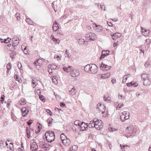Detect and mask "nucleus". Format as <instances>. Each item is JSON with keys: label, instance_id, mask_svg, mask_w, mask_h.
<instances>
[{"label": "nucleus", "instance_id": "nucleus-10", "mask_svg": "<svg viewBox=\"0 0 151 151\" xmlns=\"http://www.w3.org/2000/svg\"><path fill=\"white\" fill-rule=\"evenodd\" d=\"M90 34L89 40L91 41H94L96 40L97 39V36L94 33L92 32H89Z\"/></svg>", "mask_w": 151, "mask_h": 151}, {"label": "nucleus", "instance_id": "nucleus-47", "mask_svg": "<svg viewBox=\"0 0 151 151\" xmlns=\"http://www.w3.org/2000/svg\"><path fill=\"white\" fill-rule=\"evenodd\" d=\"M17 66L19 69L22 70L21 69L22 65L21 63H20L19 62L18 63Z\"/></svg>", "mask_w": 151, "mask_h": 151}, {"label": "nucleus", "instance_id": "nucleus-21", "mask_svg": "<svg viewBox=\"0 0 151 151\" xmlns=\"http://www.w3.org/2000/svg\"><path fill=\"white\" fill-rule=\"evenodd\" d=\"M74 125L76 126H78V128L79 127V126H80L81 124L80 122L78 120H76L74 122Z\"/></svg>", "mask_w": 151, "mask_h": 151}, {"label": "nucleus", "instance_id": "nucleus-50", "mask_svg": "<svg viewBox=\"0 0 151 151\" xmlns=\"http://www.w3.org/2000/svg\"><path fill=\"white\" fill-rule=\"evenodd\" d=\"M19 42H14L12 44V47H16L18 45L17 43Z\"/></svg>", "mask_w": 151, "mask_h": 151}, {"label": "nucleus", "instance_id": "nucleus-11", "mask_svg": "<svg viewBox=\"0 0 151 151\" xmlns=\"http://www.w3.org/2000/svg\"><path fill=\"white\" fill-rule=\"evenodd\" d=\"M110 75L111 74L110 73H107L105 74H103V75H101L100 76V75L98 77H99L100 78H101L106 79L109 77L110 76Z\"/></svg>", "mask_w": 151, "mask_h": 151}, {"label": "nucleus", "instance_id": "nucleus-42", "mask_svg": "<svg viewBox=\"0 0 151 151\" xmlns=\"http://www.w3.org/2000/svg\"><path fill=\"white\" fill-rule=\"evenodd\" d=\"M32 146L33 147V148H36V146L37 147H38L37 145V143L36 142H33L32 143Z\"/></svg>", "mask_w": 151, "mask_h": 151}, {"label": "nucleus", "instance_id": "nucleus-49", "mask_svg": "<svg viewBox=\"0 0 151 151\" xmlns=\"http://www.w3.org/2000/svg\"><path fill=\"white\" fill-rule=\"evenodd\" d=\"M15 17L17 18V19L18 20H19L20 19V15L19 14H17L16 13L15 14Z\"/></svg>", "mask_w": 151, "mask_h": 151}, {"label": "nucleus", "instance_id": "nucleus-39", "mask_svg": "<svg viewBox=\"0 0 151 151\" xmlns=\"http://www.w3.org/2000/svg\"><path fill=\"white\" fill-rule=\"evenodd\" d=\"M66 146H68L70 144L71 142L70 140L69 139H68L67 137L66 138Z\"/></svg>", "mask_w": 151, "mask_h": 151}, {"label": "nucleus", "instance_id": "nucleus-60", "mask_svg": "<svg viewBox=\"0 0 151 151\" xmlns=\"http://www.w3.org/2000/svg\"><path fill=\"white\" fill-rule=\"evenodd\" d=\"M109 26L111 27L113 26L112 24L110 22H107Z\"/></svg>", "mask_w": 151, "mask_h": 151}, {"label": "nucleus", "instance_id": "nucleus-18", "mask_svg": "<svg viewBox=\"0 0 151 151\" xmlns=\"http://www.w3.org/2000/svg\"><path fill=\"white\" fill-rule=\"evenodd\" d=\"M54 25H56V26L57 25V28L55 30H54V32H56L59 29V24L57 22L55 21L54 22Z\"/></svg>", "mask_w": 151, "mask_h": 151}, {"label": "nucleus", "instance_id": "nucleus-55", "mask_svg": "<svg viewBox=\"0 0 151 151\" xmlns=\"http://www.w3.org/2000/svg\"><path fill=\"white\" fill-rule=\"evenodd\" d=\"M19 78V76L18 75H15L14 76V78L15 79L16 81Z\"/></svg>", "mask_w": 151, "mask_h": 151}, {"label": "nucleus", "instance_id": "nucleus-20", "mask_svg": "<svg viewBox=\"0 0 151 151\" xmlns=\"http://www.w3.org/2000/svg\"><path fill=\"white\" fill-rule=\"evenodd\" d=\"M135 129H131V131L129 133V134H130V135L131 136H134L136 132Z\"/></svg>", "mask_w": 151, "mask_h": 151}, {"label": "nucleus", "instance_id": "nucleus-63", "mask_svg": "<svg viewBox=\"0 0 151 151\" xmlns=\"http://www.w3.org/2000/svg\"><path fill=\"white\" fill-rule=\"evenodd\" d=\"M52 39L53 41L55 42H56V41H57L58 40V39H57L54 38V37H53L52 38Z\"/></svg>", "mask_w": 151, "mask_h": 151}, {"label": "nucleus", "instance_id": "nucleus-40", "mask_svg": "<svg viewBox=\"0 0 151 151\" xmlns=\"http://www.w3.org/2000/svg\"><path fill=\"white\" fill-rule=\"evenodd\" d=\"M46 111L47 112L48 114L50 116H52V113L49 109H47L46 110Z\"/></svg>", "mask_w": 151, "mask_h": 151}, {"label": "nucleus", "instance_id": "nucleus-43", "mask_svg": "<svg viewBox=\"0 0 151 151\" xmlns=\"http://www.w3.org/2000/svg\"><path fill=\"white\" fill-rule=\"evenodd\" d=\"M16 53L15 52H13V53H12L10 55V57L12 58V59H13L14 57L13 56L16 55Z\"/></svg>", "mask_w": 151, "mask_h": 151}, {"label": "nucleus", "instance_id": "nucleus-7", "mask_svg": "<svg viewBox=\"0 0 151 151\" xmlns=\"http://www.w3.org/2000/svg\"><path fill=\"white\" fill-rule=\"evenodd\" d=\"M98 67L95 64H92L90 71L91 73L95 74L97 73L98 71Z\"/></svg>", "mask_w": 151, "mask_h": 151}, {"label": "nucleus", "instance_id": "nucleus-24", "mask_svg": "<svg viewBox=\"0 0 151 151\" xmlns=\"http://www.w3.org/2000/svg\"><path fill=\"white\" fill-rule=\"evenodd\" d=\"M52 79L53 82L55 83H57L58 78L56 76H54Z\"/></svg>", "mask_w": 151, "mask_h": 151}, {"label": "nucleus", "instance_id": "nucleus-62", "mask_svg": "<svg viewBox=\"0 0 151 151\" xmlns=\"http://www.w3.org/2000/svg\"><path fill=\"white\" fill-rule=\"evenodd\" d=\"M110 99V97H106L105 96H104V99L105 101H107V99Z\"/></svg>", "mask_w": 151, "mask_h": 151}, {"label": "nucleus", "instance_id": "nucleus-5", "mask_svg": "<svg viewBox=\"0 0 151 151\" xmlns=\"http://www.w3.org/2000/svg\"><path fill=\"white\" fill-rule=\"evenodd\" d=\"M80 75L79 71L78 70L74 69L70 73V75L72 77H77Z\"/></svg>", "mask_w": 151, "mask_h": 151}, {"label": "nucleus", "instance_id": "nucleus-27", "mask_svg": "<svg viewBox=\"0 0 151 151\" xmlns=\"http://www.w3.org/2000/svg\"><path fill=\"white\" fill-rule=\"evenodd\" d=\"M12 64L10 63H8L6 66V68L7 70H9L12 68Z\"/></svg>", "mask_w": 151, "mask_h": 151}, {"label": "nucleus", "instance_id": "nucleus-30", "mask_svg": "<svg viewBox=\"0 0 151 151\" xmlns=\"http://www.w3.org/2000/svg\"><path fill=\"white\" fill-rule=\"evenodd\" d=\"M65 57H68V58H70L71 56V55H69V52L68 50H66L65 51Z\"/></svg>", "mask_w": 151, "mask_h": 151}, {"label": "nucleus", "instance_id": "nucleus-46", "mask_svg": "<svg viewBox=\"0 0 151 151\" xmlns=\"http://www.w3.org/2000/svg\"><path fill=\"white\" fill-rule=\"evenodd\" d=\"M60 106L61 107H65L66 105L64 103L62 102L60 103Z\"/></svg>", "mask_w": 151, "mask_h": 151}, {"label": "nucleus", "instance_id": "nucleus-31", "mask_svg": "<svg viewBox=\"0 0 151 151\" xmlns=\"http://www.w3.org/2000/svg\"><path fill=\"white\" fill-rule=\"evenodd\" d=\"M121 36V35L119 33H114V37H116V38H119Z\"/></svg>", "mask_w": 151, "mask_h": 151}, {"label": "nucleus", "instance_id": "nucleus-12", "mask_svg": "<svg viewBox=\"0 0 151 151\" xmlns=\"http://www.w3.org/2000/svg\"><path fill=\"white\" fill-rule=\"evenodd\" d=\"M91 65L92 64H90L86 65L84 67V70L87 73H89L90 71Z\"/></svg>", "mask_w": 151, "mask_h": 151}, {"label": "nucleus", "instance_id": "nucleus-44", "mask_svg": "<svg viewBox=\"0 0 151 151\" xmlns=\"http://www.w3.org/2000/svg\"><path fill=\"white\" fill-rule=\"evenodd\" d=\"M33 120H30L28 121L27 122V124L29 126H30L32 124L33 122Z\"/></svg>", "mask_w": 151, "mask_h": 151}, {"label": "nucleus", "instance_id": "nucleus-57", "mask_svg": "<svg viewBox=\"0 0 151 151\" xmlns=\"http://www.w3.org/2000/svg\"><path fill=\"white\" fill-rule=\"evenodd\" d=\"M33 65H36V68L37 69H39L40 68V66H39L38 65H37L35 61L33 63Z\"/></svg>", "mask_w": 151, "mask_h": 151}, {"label": "nucleus", "instance_id": "nucleus-36", "mask_svg": "<svg viewBox=\"0 0 151 151\" xmlns=\"http://www.w3.org/2000/svg\"><path fill=\"white\" fill-rule=\"evenodd\" d=\"M99 104V107H97L96 108V109L98 111H101L102 109L101 108L102 107V105L101 104Z\"/></svg>", "mask_w": 151, "mask_h": 151}, {"label": "nucleus", "instance_id": "nucleus-32", "mask_svg": "<svg viewBox=\"0 0 151 151\" xmlns=\"http://www.w3.org/2000/svg\"><path fill=\"white\" fill-rule=\"evenodd\" d=\"M45 146H44V149L45 150H47V149H49V145L48 143H45Z\"/></svg>", "mask_w": 151, "mask_h": 151}, {"label": "nucleus", "instance_id": "nucleus-52", "mask_svg": "<svg viewBox=\"0 0 151 151\" xmlns=\"http://www.w3.org/2000/svg\"><path fill=\"white\" fill-rule=\"evenodd\" d=\"M120 118L121 120L123 122H124L125 121L124 118V114H123L120 117Z\"/></svg>", "mask_w": 151, "mask_h": 151}, {"label": "nucleus", "instance_id": "nucleus-26", "mask_svg": "<svg viewBox=\"0 0 151 151\" xmlns=\"http://www.w3.org/2000/svg\"><path fill=\"white\" fill-rule=\"evenodd\" d=\"M39 98L43 102L45 101L46 99L44 98V96L42 95H40L39 96Z\"/></svg>", "mask_w": 151, "mask_h": 151}, {"label": "nucleus", "instance_id": "nucleus-41", "mask_svg": "<svg viewBox=\"0 0 151 151\" xmlns=\"http://www.w3.org/2000/svg\"><path fill=\"white\" fill-rule=\"evenodd\" d=\"M26 132L27 134H30V130L29 129H28V127H26Z\"/></svg>", "mask_w": 151, "mask_h": 151}, {"label": "nucleus", "instance_id": "nucleus-16", "mask_svg": "<svg viewBox=\"0 0 151 151\" xmlns=\"http://www.w3.org/2000/svg\"><path fill=\"white\" fill-rule=\"evenodd\" d=\"M102 123V121L101 120H99L98 119L97 120L95 121L94 122L95 125H103Z\"/></svg>", "mask_w": 151, "mask_h": 151}, {"label": "nucleus", "instance_id": "nucleus-34", "mask_svg": "<svg viewBox=\"0 0 151 151\" xmlns=\"http://www.w3.org/2000/svg\"><path fill=\"white\" fill-rule=\"evenodd\" d=\"M125 114V116L124 114V117L125 120H127L129 118V113H126Z\"/></svg>", "mask_w": 151, "mask_h": 151}, {"label": "nucleus", "instance_id": "nucleus-48", "mask_svg": "<svg viewBox=\"0 0 151 151\" xmlns=\"http://www.w3.org/2000/svg\"><path fill=\"white\" fill-rule=\"evenodd\" d=\"M32 84H33V85H32V87L33 88H35L36 86V85H35L34 84H35V83H36V82H34V80L33 79H32Z\"/></svg>", "mask_w": 151, "mask_h": 151}, {"label": "nucleus", "instance_id": "nucleus-35", "mask_svg": "<svg viewBox=\"0 0 151 151\" xmlns=\"http://www.w3.org/2000/svg\"><path fill=\"white\" fill-rule=\"evenodd\" d=\"M26 21L27 22H28L29 24H31L32 23V21L30 18H27Z\"/></svg>", "mask_w": 151, "mask_h": 151}, {"label": "nucleus", "instance_id": "nucleus-14", "mask_svg": "<svg viewBox=\"0 0 151 151\" xmlns=\"http://www.w3.org/2000/svg\"><path fill=\"white\" fill-rule=\"evenodd\" d=\"M94 122L95 121L94 120H93V121H91L90 123L88 124V127L90 128H93L95 125Z\"/></svg>", "mask_w": 151, "mask_h": 151}, {"label": "nucleus", "instance_id": "nucleus-56", "mask_svg": "<svg viewBox=\"0 0 151 151\" xmlns=\"http://www.w3.org/2000/svg\"><path fill=\"white\" fill-rule=\"evenodd\" d=\"M118 97L119 98L121 99H124L125 98V96H122V95H119Z\"/></svg>", "mask_w": 151, "mask_h": 151}, {"label": "nucleus", "instance_id": "nucleus-38", "mask_svg": "<svg viewBox=\"0 0 151 151\" xmlns=\"http://www.w3.org/2000/svg\"><path fill=\"white\" fill-rule=\"evenodd\" d=\"M131 129L130 127H127L125 129V132L127 133H130V132L131 131Z\"/></svg>", "mask_w": 151, "mask_h": 151}, {"label": "nucleus", "instance_id": "nucleus-45", "mask_svg": "<svg viewBox=\"0 0 151 151\" xmlns=\"http://www.w3.org/2000/svg\"><path fill=\"white\" fill-rule=\"evenodd\" d=\"M61 56L60 55H55L54 56V58H58L60 59L61 58Z\"/></svg>", "mask_w": 151, "mask_h": 151}, {"label": "nucleus", "instance_id": "nucleus-1", "mask_svg": "<svg viewBox=\"0 0 151 151\" xmlns=\"http://www.w3.org/2000/svg\"><path fill=\"white\" fill-rule=\"evenodd\" d=\"M141 80L143 81V85L147 86L151 83V75L143 73L141 75Z\"/></svg>", "mask_w": 151, "mask_h": 151}, {"label": "nucleus", "instance_id": "nucleus-23", "mask_svg": "<svg viewBox=\"0 0 151 151\" xmlns=\"http://www.w3.org/2000/svg\"><path fill=\"white\" fill-rule=\"evenodd\" d=\"M53 120V119L52 118H48L47 119V122H48V126H50L51 124L52 123V121Z\"/></svg>", "mask_w": 151, "mask_h": 151}, {"label": "nucleus", "instance_id": "nucleus-8", "mask_svg": "<svg viewBox=\"0 0 151 151\" xmlns=\"http://www.w3.org/2000/svg\"><path fill=\"white\" fill-rule=\"evenodd\" d=\"M28 109L26 107H24L22 108L21 111L22 112V116L23 117L26 116L28 114L29 112Z\"/></svg>", "mask_w": 151, "mask_h": 151}, {"label": "nucleus", "instance_id": "nucleus-51", "mask_svg": "<svg viewBox=\"0 0 151 151\" xmlns=\"http://www.w3.org/2000/svg\"><path fill=\"white\" fill-rule=\"evenodd\" d=\"M109 130L110 131H114L116 130V129L115 128L111 127H109Z\"/></svg>", "mask_w": 151, "mask_h": 151}, {"label": "nucleus", "instance_id": "nucleus-33", "mask_svg": "<svg viewBox=\"0 0 151 151\" xmlns=\"http://www.w3.org/2000/svg\"><path fill=\"white\" fill-rule=\"evenodd\" d=\"M5 96L4 95H2L1 96V101L2 102V104L3 103V102L4 101Z\"/></svg>", "mask_w": 151, "mask_h": 151}, {"label": "nucleus", "instance_id": "nucleus-28", "mask_svg": "<svg viewBox=\"0 0 151 151\" xmlns=\"http://www.w3.org/2000/svg\"><path fill=\"white\" fill-rule=\"evenodd\" d=\"M45 142H40V147H41L42 149H44V146H45Z\"/></svg>", "mask_w": 151, "mask_h": 151}, {"label": "nucleus", "instance_id": "nucleus-53", "mask_svg": "<svg viewBox=\"0 0 151 151\" xmlns=\"http://www.w3.org/2000/svg\"><path fill=\"white\" fill-rule=\"evenodd\" d=\"M120 145L122 149H124L125 147H129V146L127 145H125L120 144Z\"/></svg>", "mask_w": 151, "mask_h": 151}, {"label": "nucleus", "instance_id": "nucleus-61", "mask_svg": "<svg viewBox=\"0 0 151 151\" xmlns=\"http://www.w3.org/2000/svg\"><path fill=\"white\" fill-rule=\"evenodd\" d=\"M11 116H12V119L14 120V121H16V119L15 118L16 117L15 116H14V117L13 116V114H12Z\"/></svg>", "mask_w": 151, "mask_h": 151}, {"label": "nucleus", "instance_id": "nucleus-15", "mask_svg": "<svg viewBox=\"0 0 151 151\" xmlns=\"http://www.w3.org/2000/svg\"><path fill=\"white\" fill-rule=\"evenodd\" d=\"M94 127L98 130H101L103 127V125H95Z\"/></svg>", "mask_w": 151, "mask_h": 151}, {"label": "nucleus", "instance_id": "nucleus-22", "mask_svg": "<svg viewBox=\"0 0 151 151\" xmlns=\"http://www.w3.org/2000/svg\"><path fill=\"white\" fill-rule=\"evenodd\" d=\"M78 42L79 43V44L80 45H83L84 44V42H85V41L84 40V39L81 38L79 39L78 40Z\"/></svg>", "mask_w": 151, "mask_h": 151}, {"label": "nucleus", "instance_id": "nucleus-17", "mask_svg": "<svg viewBox=\"0 0 151 151\" xmlns=\"http://www.w3.org/2000/svg\"><path fill=\"white\" fill-rule=\"evenodd\" d=\"M11 40V39H10L9 37H8L7 38L5 39L4 40V41H1V43H8L10 42V41Z\"/></svg>", "mask_w": 151, "mask_h": 151}, {"label": "nucleus", "instance_id": "nucleus-3", "mask_svg": "<svg viewBox=\"0 0 151 151\" xmlns=\"http://www.w3.org/2000/svg\"><path fill=\"white\" fill-rule=\"evenodd\" d=\"M108 61V60H104L103 61V62L101 63V65L100 66V68L101 70L103 71L107 70L110 69V68H111V66H109L105 64Z\"/></svg>", "mask_w": 151, "mask_h": 151}, {"label": "nucleus", "instance_id": "nucleus-25", "mask_svg": "<svg viewBox=\"0 0 151 151\" xmlns=\"http://www.w3.org/2000/svg\"><path fill=\"white\" fill-rule=\"evenodd\" d=\"M50 65L52 67L54 70H58V66L55 65L54 64L52 63L51 65H49V66Z\"/></svg>", "mask_w": 151, "mask_h": 151}, {"label": "nucleus", "instance_id": "nucleus-13", "mask_svg": "<svg viewBox=\"0 0 151 151\" xmlns=\"http://www.w3.org/2000/svg\"><path fill=\"white\" fill-rule=\"evenodd\" d=\"M72 68V66H68V67H63V69L64 71H66L67 72H69L70 71Z\"/></svg>", "mask_w": 151, "mask_h": 151}, {"label": "nucleus", "instance_id": "nucleus-64", "mask_svg": "<svg viewBox=\"0 0 151 151\" xmlns=\"http://www.w3.org/2000/svg\"><path fill=\"white\" fill-rule=\"evenodd\" d=\"M57 28V25L56 26V25H54V24H53V26H52V29L54 31V30H55Z\"/></svg>", "mask_w": 151, "mask_h": 151}, {"label": "nucleus", "instance_id": "nucleus-9", "mask_svg": "<svg viewBox=\"0 0 151 151\" xmlns=\"http://www.w3.org/2000/svg\"><path fill=\"white\" fill-rule=\"evenodd\" d=\"M93 27L95 28V30L97 32H99L103 30L102 27L100 25H97L95 24L93 25Z\"/></svg>", "mask_w": 151, "mask_h": 151}, {"label": "nucleus", "instance_id": "nucleus-2", "mask_svg": "<svg viewBox=\"0 0 151 151\" xmlns=\"http://www.w3.org/2000/svg\"><path fill=\"white\" fill-rule=\"evenodd\" d=\"M45 138L48 142H51L53 141L55 138L54 132L52 131L48 130L45 134Z\"/></svg>", "mask_w": 151, "mask_h": 151}, {"label": "nucleus", "instance_id": "nucleus-59", "mask_svg": "<svg viewBox=\"0 0 151 151\" xmlns=\"http://www.w3.org/2000/svg\"><path fill=\"white\" fill-rule=\"evenodd\" d=\"M151 40L149 39H147L146 40V42L147 43V44H149Z\"/></svg>", "mask_w": 151, "mask_h": 151}, {"label": "nucleus", "instance_id": "nucleus-37", "mask_svg": "<svg viewBox=\"0 0 151 151\" xmlns=\"http://www.w3.org/2000/svg\"><path fill=\"white\" fill-rule=\"evenodd\" d=\"M127 76L125 75L123 77V78L122 80V83H125L126 82V80L127 79Z\"/></svg>", "mask_w": 151, "mask_h": 151}, {"label": "nucleus", "instance_id": "nucleus-29", "mask_svg": "<svg viewBox=\"0 0 151 151\" xmlns=\"http://www.w3.org/2000/svg\"><path fill=\"white\" fill-rule=\"evenodd\" d=\"M67 137L65 135L64 133H62L60 135V138L62 141L63 139H65Z\"/></svg>", "mask_w": 151, "mask_h": 151}, {"label": "nucleus", "instance_id": "nucleus-54", "mask_svg": "<svg viewBox=\"0 0 151 151\" xmlns=\"http://www.w3.org/2000/svg\"><path fill=\"white\" fill-rule=\"evenodd\" d=\"M62 142L63 145L66 146V139H62Z\"/></svg>", "mask_w": 151, "mask_h": 151}, {"label": "nucleus", "instance_id": "nucleus-4", "mask_svg": "<svg viewBox=\"0 0 151 151\" xmlns=\"http://www.w3.org/2000/svg\"><path fill=\"white\" fill-rule=\"evenodd\" d=\"M88 127V123H86L83 122L81 123L80 126H79L78 129L81 131H83L86 130V129Z\"/></svg>", "mask_w": 151, "mask_h": 151}, {"label": "nucleus", "instance_id": "nucleus-58", "mask_svg": "<svg viewBox=\"0 0 151 151\" xmlns=\"http://www.w3.org/2000/svg\"><path fill=\"white\" fill-rule=\"evenodd\" d=\"M102 106L104 108H103V110H102V109L101 112L102 114H104V111H105V110H106V106H104L103 105H102Z\"/></svg>", "mask_w": 151, "mask_h": 151}, {"label": "nucleus", "instance_id": "nucleus-19", "mask_svg": "<svg viewBox=\"0 0 151 151\" xmlns=\"http://www.w3.org/2000/svg\"><path fill=\"white\" fill-rule=\"evenodd\" d=\"M75 89L73 88H72L71 90L69 91V92L70 94L73 95L76 92V91Z\"/></svg>", "mask_w": 151, "mask_h": 151}, {"label": "nucleus", "instance_id": "nucleus-6", "mask_svg": "<svg viewBox=\"0 0 151 151\" xmlns=\"http://www.w3.org/2000/svg\"><path fill=\"white\" fill-rule=\"evenodd\" d=\"M109 51L108 50H103L102 51L100 57L99 58L100 60H101L102 59L104 58L105 57L109 55Z\"/></svg>", "mask_w": 151, "mask_h": 151}]
</instances>
